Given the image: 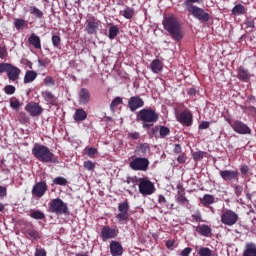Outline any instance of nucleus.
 I'll return each mask as SVG.
<instances>
[{
  "label": "nucleus",
  "mask_w": 256,
  "mask_h": 256,
  "mask_svg": "<svg viewBox=\"0 0 256 256\" xmlns=\"http://www.w3.org/2000/svg\"><path fill=\"white\" fill-rule=\"evenodd\" d=\"M162 25L174 41H181L183 39V30L181 29V24L175 16H168L164 18Z\"/></svg>",
  "instance_id": "1"
},
{
  "label": "nucleus",
  "mask_w": 256,
  "mask_h": 256,
  "mask_svg": "<svg viewBox=\"0 0 256 256\" xmlns=\"http://www.w3.org/2000/svg\"><path fill=\"white\" fill-rule=\"evenodd\" d=\"M32 155L41 163H55V154L45 145L35 144Z\"/></svg>",
  "instance_id": "2"
},
{
  "label": "nucleus",
  "mask_w": 256,
  "mask_h": 256,
  "mask_svg": "<svg viewBox=\"0 0 256 256\" xmlns=\"http://www.w3.org/2000/svg\"><path fill=\"white\" fill-rule=\"evenodd\" d=\"M137 120L142 121L144 129H147L159 121V114L153 109L144 108L137 113Z\"/></svg>",
  "instance_id": "3"
},
{
  "label": "nucleus",
  "mask_w": 256,
  "mask_h": 256,
  "mask_svg": "<svg viewBox=\"0 0 256 256\" xmlns=\"http://www.w3.org/2000/svg\"><path fill=\"white\" fill-rule=\"evenodd\" d=\"M138 185L139 193L143 195V197H148L149 195H153L155 193V183H153L149 177L138 178L136 180Z\"/></svg>",
  "instance_id": "4"
},
{
  "label": "nucleus",
  "mask_w": 256,
  "mask_h": 256,
  "mask_svg": "<svg viewBox=\"0 0 256 256\" xmlns=\"http://www.w3.org/2000/svg\"><path fill=\"white\" fill-rule=\"evenodd\" d=\"M50 213L55 215H69V206L61 198L52 199L49 203Z\"/></svg>",
  "instance_id": "5"
},
{
  "label": "nucleus",
  "mask_w": 256,
  "mask_h": 256,
  "mask_svg": "<svg viewBox=\"0 0 256 256\" xmlns=\"http://www.w3.org/2000/svg\"><path fill=\"white\" fill-rule=\"evenodd\" d=\"M132 171H147L149 169V159L143 157L133 158L129 163Z\"/></svg>",
  "instance_id": "6"
},
{
  "label": "nucleus",
  "mask_w": 256,
  "mask_h": 256,
  "mask_svg": "<svg viewBox=\"0 0 256 256\" xmlns=\"http://www.w3.org/2000/svg\"><path fill=\"white\" fill-rule=\"evenodd\" d=\"M119 213L116 215V219H118L121 225L127 224L129 221V202L124 201L118 204Z\"/></svg>",
  "instance_id": "7"
},
{
  "label": "nucleus",
  "mask_w": 256,
  "mask_h": 256,
  "mask_svg": "<svg viewBox=\"0 0 256 256\" xmlns=\"http://www.w3.org/2000/svg\"><path fill=\"white\" fill-rule=\"evenodd\" d=\"M220 219L223 225L232 227V225H235L237 221H239V215L232 210L227 209L222 212Z\"/></svg>",
  "instance_id": "8"
},
{
  "label": "nucleus",
  "mask_w": 256,
  "mask_h": 256,
  "mask_svg": "<svg viewBox=\"0 0 256 256\" xmlns=\"http://www.w3.org/2000/svg\"><path fill=\"white\" fill-rule=\"evenodd\" d=\"M231 127L235 133L239 135H251V128L242 121L236 120L231 124Z\"/></svg>",
  "instance_id": "9"
},
{
  "label": "nucleus",
  "mask_w": 256,
  "mask_h": 256,
  "mask_svg": "<svg viewBox=\"0 0 256 256\" xmlns=\"http://www.w3.org/2000/svg\"><path fill=\"white\" fill-rule=\"evenodd\" d=\"M189 13L193 15L198 21H202L203 23L209 21V13L205 12L202 8L194 6L193 8L188 9Z\"/></svg>",
  "instance_id": "10"
},
{
  "label": "nucleus",
  "mask_w": 256,
  "mask_h": 256,
  "mask_svg": "<svg viewBox=\"0 0 256 256\" xmlns=\"http://www.w3.org/2000/svg\"><path fill=\"white\" fill-rule=\"evenodd\" d=\"M144 106H145V101H143V98L139 96H132L128 100V107L132 112L137 111V109H141V107H144Z\"/></svg>",
  "instance_id": "11"
},
{
  "label": "nucleus",
  "mask_w": 256,
  "mask_h": 256,
  "mask_svg": "<svg viewBox=\"0 0 256 256\" xmlns=\"http://www.w3.org/2000/svg\"><path fill=\"white\" fill-rule=\"evenodd\" d=\"M25 109L31 117H39L43 113V107L39 103L30 102L25 106Z\"/></svg>",
  "instance_id": "12"
},
{
  "label": "nucleus",
  "mask_w": 256,
  "mask_h": 256,
  "mask_svg": "<svg viewBox=\"0 0 256 256\" xmlns=\"http://www.w3.org/2000/svg\"><path fill=\"white\" fill-rule=\"evenodd\" d=\"M219 175L223 181L239 180V171L237 170H220Z\"/></svg>",
  "instance_id": "13"
},
{
  "label": "nucleus",
  "mask_w": 256,
  "mask_h": 256,
  "mask_svg": "<svg viewBox=\"0 0 256 256\" xmlns=\"http://www.w3.org/2000/svg\"><path fill=\"white\" fill-rule=\"evenodd\" d=\"M99 25H101V21L95 18L88 19L86 21V32L89 35H95V33H97V31L99 30Z\"/></svg>",
  "instance_id": "14"
},
{
  "label": "nucleus",
  "mask_w": 256,
  "mask_h": 256,
  "mask_svg": "<svg viewBox=\"0 0 256 256\" xmlns=\"http://www.w3.org/2000/svg\"><path fill=\"white\" fill-rule=\"evenodd\" d=\"M47 193V183L45 181L36 183L32 188L35 197H43Z\"/></svg>",
  "instance_id": "15"
},
{
  "label": "nucleus",
  "mask_w": 256,
  "mask_h": 256,
  "mask_svg": "<svg viewBox=\"0 0 256 256\" xmlns=\"http://www.w3.org/2000/svg\"><path fill=\"white\" fill-rule=\"evenodd\" d=\"M177 121L182 125H186V127H190L191 123H193V115L189 111H183L177 116Z\"/></svg>",
  "instance_id": "16"
},
{
  "label": "nucleus",
  "mask_w": 256,
  "mask_h": 256,
  "mask_svg": "<svg viewBox=\"0 0 256 256\" xmlns=\"http://www.w3.org/2000/svg\"><path fill=\"white\" fill-rule=\"evenodd\" d=\"M101 237L103 241L115 239V237H117V231L109 226H103L101 230Z\"/></svg>",
  "instance_id": "17"
},
{
  "label": "nucleus",
  "mask_w": 256,
  "mask_h": 256,
  "mask_svg": "<svg viewBox=\"0 0 256 256\" xmlns=\"http://www.w3.org/2000/svg\"><path fill=\"white\" fill-rule=\"evenodd\" d=\"M20 75L21 69H19L17 66H14L13 64H10V67L8 68L7 72L8 79L10 81H17Z\"/></svg>",
  "instance_id": "18"
},
{
  "label": "nucleus",
  "mask_w": 256,
  "mask_h": 256,
  "mask_svg": "<svg viewBox=\"0 0 256 256\" xmlns=\"http://www.w3.org/2000/svg\"><path fill=\"white\" fill-rule=\"evenodd\" d=\"M78 99L80 105H87L91 100V93H89V90L81 88L78 94Z\"/></svg>",
  "instance_id": "19"
},
{
  "label": "nucleus",
  "mask_w": 256,
  "mask_h": 256,
  "mask_svg": "<svg viewBox=\"0 0 256 256\" xmlns=\"http://www.w3.org/2000/svg\"><path fill=\"white\" fill-rule=\"evenodd\" d=\"M110 253L112 256H122L123 255V246L117 241L110 242Z\"/></svg>",
  "instance_id": "20"
},
{
  "label": "nucleus",
  "mask_w": 256,
  "mask_h": 256,
  "mask_svg": "<svg viewBox=\"0 0 256 256\" xmlns=\"http://www.w3.org/2000/svg\"><path fill=\"white\" fill-rule=\"evenodd\" d=\"M242 256H256V244L248 242L245 244Z\"/></svg>",
  "instance_id": "21"
},
{
  "label": "nucleus",
  "mask_w": 256,
  "mask_h": 256,
  "mask_svg": "<svg viewBox=\"0 0 256 256\" xmlns=\"http://www.w3.org/2000/svg\"><path fill=\"white\" fill-rule=\"evenodd\" d=\"M196 231L202 235V237H211L213 230L209 227V225L202 224L196 227Z\"/></svg>",
  "instance_id": "22"
},
{
  "label": "nucleus",
  "mask_w": 256,
  "mask_h": 256,
  "mask_svg": "<svg viewBox=\"0 0 256 256\" xmlns=\"http://www.w3.org/2000/svg\"><path fill=\"white\" fill-rule=\"evenodd\" d=\"M41 95L44 101H46L50 105H54V103L57 101V97H55V95L52 94L51 91L49 90L42 91Z\"/></svg>",
  "instance_id": "23"
},
{
  "label": "nucleus",
  "mask_w": 256,
  "mask_h": 256,
  "mask_svg": "<svg viewBox=\"0 0 256 256\" xmlns=\"http://www.w3.org/2000/svg\"><path fill=\"white\" fill-rule=\"evenodd\" d=\"M28 43L33 45L34 49H41V38H39L35 33L30 35Z\"/></svg>",
  "instance_id": "24"
},
{
  "label": "nucleus",
  "mask_w": 256,
  "mask_h": 256,
  "mask_svg": "<svg viewBox=\"0 0 256 256\" xmlns=\"http://www.w3.org/2000/svg\"><path fill=\"white\" fill-rule=\"evenodd\" d=\"M74 121H85L87 119V112L83 110V108L76 109L74 115H73Z\"/></svg>",
  "instance_id": "25"
},
{
  "label": "nucleus",
  "mask_w": 256,
  "mask_h": 256,
  "mask_svg": "<svg viewBox=\"0 0 256 256\" xmlns=\"http://www.w3.org/2000/svg\"><path fill=\"white\" fill-rule=\"evenodd\" d=\"M37 79V72L33 71V70H28L25 73L24 76V83H33V81H35Z\"/></svg>",
  "instance_id": "26"
},
{
  "label": "nucleus",
  "mask_w": 256,
  "mask_h": 256,
  "mask_svg": "<svg viewBox=\"0 0 256 256\" xmlns=\"http://www.w3.org/2000/svg\"><path fill=\"white\" fill-rule=\"evenodd\" d=\"M150 69L154 73H161V71H163V63H161L159 59H155L151 62Z\"/></svg>",
  "instance_id": "27"
},
{
  "label": "nucleus",
  "mask_w": 256,
  "mask_h": 256,
  "mask_svg": "<svg viewBox=\"0 0 256 256\" xmlns=\"http://www.w3.org/2000/svg\"><path fill=\"white\" fill-rule=\"evenodd\" d=\"M238 79L241 81H248L251 79V75L249 74V71H247L245 68L240 67L238 69Z\"/></svg>",
  "instance_id": "28"
},
{
  "label": "nucleus",
  "mask_w": 256,
  "mask_h": 256,
  "mask_svg": "<svg viewBox=\"0 0 256 256\" xmlns=\"http://www.w3.org/2000/svg\"><path fill=\"white\" fill-rule=\"evenodd\" d=\"M119 35V27L113 24H110L109 30H108V39H115Z\"/></svg>",
  "instance_id": "29"
},
{
  "label": "nucleus",
  "mask_w": 256,
  "mask_h": 256,
  "mask_svg": "<svg viewBox=\"0 0 256 256\" xmlns=\"http://www.w3.org/2000/svg\"><path fill=\"white\" fill-rule=\"evenodd\" d=\"M196 251L199 256H213V250L207 247H196Z\"/></svg>",
  "instance_id": "30"
},
{
  "label": "nucleus",
  "mask_w": 256,
  "mask_h": 256,
  "mask_svg": "<svg viewBox=\"0 0 256 256\" xmlns=\"http://www.w3.org/2000/svg\"><path fill=\"white\" fill-rule=\"evenodd\" d=\"M29 13L36 17V19H43V11H41L36 6H29Z\"/></svg>",
  "instance_id": "31"
},
{
  "label": "nucleus",
  "mask_w": 256,
  "mask_h": 256,
  "mask_svg": "<svg viewBox=\"0 0 256 256\" xmlns=\"http://www.w3.org/2000/svg\"><path fill=\"white\" fill-rule=\"evenodd\" d=\"M120 15L125 17V19H133V16L135 15V10L130 7H126L124 10L120 11Z\"/></svg>",
  "instance_id": "32"
},
{
  "label": "nucleus",
  "mask_w": 256,
  "mask_h": 256,
  "mask_svg": "<svg viewBox=\"0 0 256 256\" xmlns=\"http://www.w3.org/2000/svg\"><path fill=\"white\" fill-rule=\"evenodd\" d=\"M202 203H203L204 207L213 205V203H215V197L211 194H205L202 198Z\"/></svg>",
  "instance_id": "33"
},
{
  "label": "nucleus",
  "mask_w": 256,
  "mask_h": 256,
  "mask_svg": "<svg viewBox=\"0 0 256 256\" xmlns=\"http://www.w3.org/2000/svg\"><path fill=\"white\" fill-rule=\"evenodd\" d=\"M158 203L161 205V207H166V209H173V207H175L174 204H168L165 196L161 194L158 196Z\"/></svg>",
  "instance_id": "34"
},
{
  "label": "nucleus",
  "mask_w": 256,
  "mask_h": 256,
  "mask_svg": "<svg viewBox=\"0 0 256 256\" xmlns=\"http://www.w3.org/2000/svg\"><path fill=\"white\" fill-rule=\"evenodd\" d=\"M232 15H245V6L237 4L232 9Z\"/></svg>",
  "instance_id": "35"
},
{
  "label": "nucleus",
  "mask_w": 256,
  "mask_h": 256,
  "mask_svg": "<svg viewBox=\"0 0 256 256\" xmlns=\"http://www.w3.org/2000/svg\"><path fill=\"white\" fill-rule=\"evenodd\" d=\"M30 217L32 219H37V220L45 219V213H43L39 210H32L30 213Z\"/></svg>",
  "instance_id": "36"
},
{
  "label": "nucleus",
  "mask_w": 256,
  "mask_h": 256,
  "mask_svg": "<svg viewBox=\"0 0 256 256\" xmlns=\"http://www.w3.org/2000/svg\"><path fill=\"white\" fill-rule=\"evenodd\" d=\"M121 103H123V99L121 97L114 98L110 104V110L115 111L117 109V106L121 105Z\"/></svg>",
  "instance_id": "37"
},
{
  "label": "nucleus",
  "mask_w": 256,
  "mask_h": 256,
  "mask_svg": "<svg viewBox=\"0 0 256 256\" xmlns=\"http://www.w3.org/2000/svg\"><path fill=\"white\" fill-rule=\"evenodd\" d=\"M27 238L31 239V241H37L39 239V232L37 230H28L27 231Z\"/></svg>",
  "instance_id": "38"
},
{
  "label": "nucleus",
  "mask_w": 256,
  "mask_h": 256,
  "mask_svg": "<svg viewBox=\"0 0 256 256\" xmlns=\"http://www.w3.org/2000/svg\"><path fill=\"white\" fill-rule=\"evenodd\" d=\"M25 25H27V22L24 19L21 18H16L14 20V27H16V29L19 31V29H21L22 27H25Z\"/></svg>",
  "instance_id": "39"
},
{
  "label": "nucleus",
  "mask_w": 256,
  "mask_h": 256,
  "mask_svg": "<svg viewBox=\"0 0 256 256\" xmlns=\"http://www.w3.org/2000/svg\"><path fill=\"white\" fill-rule=\"evenodd\" d=\"M53 183L54 185H60L62 187H65V185H67L68 182L64 177L59 176L53 179Z\"/></svg>",
  "instance_id": "40"
},
{
  "label": "nucleus",
  "mask_w": 256,
  "mask_h": 256,
  "mask_svg": "<svg viewBox=\"0 0 256 256\" xmlns=\"http://www.w3.org/2000/svg\"><path fill=\"white\" fill-rule=\"evenodd\" d=\"M160 137L161 139H165L169 133H171V130L167 126H161L159 129Z\"/></svg>",
  "instance_id": "41"
},
{
  "label": "nucleus",
  "mask_w": 256,
  "mask_h": 256,
  "mask_svg": "<svg viewBox=\"0 0 256 256\" xmlns=\"http://www.w3.org/2000/svg\"><path fill=\"white\" fill-rule=\"evenodd\" d=\"M176 201L181 205H185L186 203H189V200H187V197H185L181 191H178V196L176 198Z\"/></svg>",
  "instance_id": "42"
},
{
  "label": "nucleus",
  "mask_w": 256,
  "mask_h": 256,
  "mask_svg": "<svg viewBox=\"0 0 256 256\" xmlns=\"http://www.w3.org/2000/svg\"><path fill=\"white\" fill-rule=\"evenodd\" d=\"M193 3H199V0H185L183 3V7L186 10L193 9V7H195V5H193Z\"/></svg>",
  "instance_id": "43"
},
{
  "label": "nucleus",
  "mask_w": 256,
  "mask_h": 256,
  "mask_svg": "<svg viewBox=\"0 0 256 256\" xmlns=\"http://www.w3.org/2000/svg\"><path fill=\"white\" fill-rule=\"evenodd\" d=\"M85 151H86V155H88V157L93 159V157H95V154L97 153V148L86 147Z\"/></svg>",
  "instance_id": "44"
},
{
  "label": "nucleus",
  "mask_w": 256,
  "mask_h": 256,
  "mask_svg": "<svg viewBox=\"0 0 256 256\" xmlns=\"http://www.w3.org/2000/svg\"><path fill=\"white\" fill-rule=\"evenodd\" d=\"M52 44L54 45V47H57V49H59V47H61V37L59 35H53Z\"/></svg>",
  "instance_id": "45"
},
{
  "label": "nucleus",
  "mask_w": 256,
  "mask_h": 256,
  "mask_svg": "<svg viewBox=\"0 0 256 256\" xmlns=\"http://www.w3.org/2000/svg\"><path fill=\"white\" fill-rule=\"evenodd\" d=\"M34 256H47V251H45V248H41V246H37L35 249Z\"/></svg>",
  "instance_id": "46"
},
{
  "label": "nucleus",
  "mask_w": 256,
  "mask_h": 256,
  "mask_svg": "<svg viewBox=\"0 0 256 256\" xmlns=\"http://www.w3.org/2000/svg\"><path fill=\"white\" fill-rule=\"evenodd\" d=\"M137 151L145 155V153H149V144H142L137 148Z\"/></svg>",
  "instance_id": "47"
},
{
  "label": "nucleus",
  "mask_w": 256,
  "mask_h": 256,
  "mask_svg": "<svg viewBox=\"0 0 256 256\" xmlns=\"http://www.w3.org/2000/svg\"><path fill=\"white\" fill-rule=\"evenodd\" d=\"M4 92L6 95H13L15 93V86L13 85H6L4 87Z\"/></svg>",
  "instance_id": "48"
},
{
  "label": "nucleus",
  "mask_w": 256,
  "mask_h": 256,
  "mask_svg": "<svg viewBox=\"0 0 256 256\" xmlns=\"http://www.w3.org/2000/svg\"><path fill=\"white\" fill-rule=\"evenodd\" d=\"M9 67H11L9 63H0V73H8Z\"/></svg>",
  "instance_id": "49"
},
{
  "label": "nucleus",
  "mask_w": 256,
  "mask_h": 256,
  "mask_svg": "<svg viewBox=\"0 0 256 256\" xmlns=\"http://www.w3.org/2000/svg\"><path fill=\"white\" fill-rule=\"evenodd\" d=\"M192 157H193L194 161H201V159H203V157H204V153L202 151L194 152L192 154Z\"/></svg>",
  "instance_id": "50"
},
{
  "label": "nucleus",
  "mask_w": 256,
  "mask_h": 256,
  "mask_svg": "<svg viewBox=\"0 0 256 256\" xmlns=\"http://www.w3.org/2000/svg\"><path fill=\"white\" fill-rule=\"evenodd\" d=\"M10 107L12 109H15L16 111H19V107H21V103H19V100H11Z\"/></svg>",
  "instance_id": "51"
},
{
  "label": "nucleus",
  "mask_w": 256,
  "mask_h": 256,
  "mask_svg": "<svg viewBox=\"0 0 256 256\" xmlns=\"http://www.w3.org/2000/svg\"><path fill=\"white\" fill-rule=\"evenodd\" d=\"M84 167L88 171H93L95 169V163H93L91 161H86V162H84Z\"/></svg>",
  "instance_id": "52"
},
{
  "label": "nucleus",
  "mask_w": 256,
  "mask_h": 256,
  "mask_svg": "<svg viewBox=\"0 0 256 256\" xmlns=\"http://www.w3.org/2000/svg\"><path fill=\"white\" fill-rule=\"evenodd\" d=\"M7 197V187L0 186V199Z\"/></svg>",
  "instance_id": "53"
},
{
  "label": "nucleus",
  "mask_w": 256,
  "mask_h": 256,
  "mask_svg": "<svg viewBox=\"0 0 256 256\" xmlns=\"http://www.w3.org/2000/svg\"><path fill=\"white\" fill-rule=\"evenodd\" d=\"M44 83H45V85H55V80L53 79V77L47 76L44 79Z\"/></svg>",
  "instance_id": "54"
},
{
  "label": "nucleus",
  "mask_w": 256,
  "mask_h": 256,
  "mask_svg": "<svg viewBox=\"0 0 256 256\" xmlns=\"http://www.w3.org/2000/svg\"><path fill=\"white\" fill-rule=\"evenodd\" d=\"M234 191H235V194L237 195V197H239V196H241V193H243V187H241L239 185H235Z\"/></svg>",
  "instance_id": "55"
},
{
  "label": "nucleus",
  "mask_w": 256,
  "mask_h": 256,
  "mask_svg": "<svg viewBox=\"0 0 256 256\" xmlns=\"http://www.w3.org/2000/svg\"><path fill=\"white\" fill-rule=\"evenodd\" d=\"M193 251V249L187 247V248H184L181 252V256H188V255H191V252Z\"/></svg>",
  "instance_id": "56"
},
{
  "label": "nucleus",
  "mask_w": 256,
  "mask_h": 256,
  "mask_svg": "<svg viewBox=\"0 0 256 256\" xmlns=\"http://www.w3.org/2000/svg\"><path fill=\"white\" fill-rule=\"evenodd\" d=\"M211 125L210 122L208 121H203L200 125H199V129L203 130V129H209V126Z\"/></svg>",
  "instance_id": "57"
},
{
  "label": "nucleus",
  "mask_w": 256,
  "mask_h": 256,
  "mask_svg": "<svg viewBox=\"0 0 256 256\" xmlns=\"http://www.w3.org/2000/svg\"><path fill=\"white\" fill-rule=\"evenodd\" d=\"M177 161L178 163H185V161H187V155H185L184 153L180 154L177 158Z\"/></svg>",
  "instance_id": "58"
},
{
  "label": "nucleus",
  "mask_w": 256,
  "mask_h": 256,
  "mask_svg": "<svg viewBox=\"0 0 256 256\" xmlns=\"http://www.w3.org/2000/svg\"><path fill=\"white\" fill-rule=\"evenodd\" d=\"M192 218L194 219V221H196V223L201 222V213L197 212L195 214H192Z\"/></svg>",
  "instance_id": "59"
},
{
  "label": "nucleus",
  "mask_w": 256,
  "mask_h": 256,
  "mask_svg": "<svg viewBox=\"0 0 256 256\" xmlns=\"http://www.w3.org/2000/svg\"><path fill=\"white\" fill-rule=\"evenodd\" d=\"M7 57V50L3 47H0V59H5Z\"/></svg>",
  "instance_id": "60"
},
{
  "label": "nucleus",
  "mask_w": 256,
  "mask_h": 256,
  "mask_svg": "<svg viewBox=\"0 0 256 256\" xmlns=\"http://www.w3.org/2000/svg\"><path fill=\"white\" fill-rule=\"evenodd\" d=\"M240 171H241L242 175H247V173H249V166H246V165L241 166Z\"/></svg>",
  "instance_id": "61"
},
{
  "label": "nucleus",
  "mask_w": 256,
  "mask_h": 256,
  "mask_svg": "<svg viewBox=\"0 0 256 256\" xmlns=\"http://www.w3.org/2000/svg\"><path fill=\"white\" fill-rule=\"evenodd\" d=\"M128 137H129L130 139H135V140H137V139H139V133H138V132H131V133L128 134Z\"/></svg>",
  "instance_id": "62"
},
{
  "label": "nucleus",
  "mask_w": 256,
  "mask_h": 256,
  "mask_svg": "<svg viewBox=\"0 0 256 256\" xmlns=\"http://www.w3.org/2000/svg\"><path fill=\"white\" fill-rule=\"evenodd\" d=\"M173 245H175V242L172 241V240H168V241L166 242V247H167L168 249L173 248Z\"/></svg>",
  "instance_id": "63"
},
{
  "label": "nucleus",
  "mask_w": 256,
  "mask_h": 256,
  "mask_svg": "<svg viewBox=\"0 0 256 256\" xmlns=\"http://www.w3.org/2000/svg\"><path fill=\"white\" fill-rule=\"evenodd\" d=\"M174 153H181V145L175 144V146H174Z\"/></svg>",
  "instance_id": "64"
}]
</instances>
